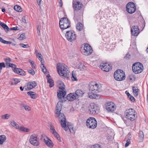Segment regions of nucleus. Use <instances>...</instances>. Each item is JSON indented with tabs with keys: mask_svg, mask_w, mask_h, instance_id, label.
I'll use <instances>...</instances> for the list:
<instances>
[{
	"mask_svg": "<svg viewBox=\"0 0 148 148\" xmlns=\"http://www.w3.org/2000/svg\"><path fill=\"white\" fill-rule=\"evenodd\" d=\"M64 99V98L63 99H60L57 103L56 110V116L58 118L62 127L65 131H67L68 128L71 133H75V130L73 125L70 123H68L67 126L64 115L60 112L62 108V103L65 101Z\"/></svg>",
	"mask_w": 148,
	"mask_h": 148,
	"instance_id": "f257e3e1",
	"label": "nucleus"
},
{
	"mask_svg": "<svg viewBox=\"0 0 148 148\" xmlns=\"http://www.w3.org/2000/svg\"><path fill=\"white\" fill-rule=\"evenodd\" d=\"M102 90V85L100 83L91 82L89 84V97L91 98L99 99L100 97L97 93Z\"/></svg>",
	"mask_w": 148,
	"mask_h": 148,
	"instance_id": "f03ea898",
	"label": "nucleus"
},
{
	"mask_svg": "<svg viewBox=\"0 0 148 148\" xmlns=\"http://www.w3.org/2000/svg\"><path fill=\"white\" fill-rule=\"evenodd\" d=\"M57 71L60 76L64 79H67L70 73L67 66L64 63H59L57 67Z\"/></svg>",
	"mask_w": 148,
	"mask_h": 148,
	"instance_id": "7ed1b4c3",
	"label": "nucleus"
},
{
	"mask_svg": "<svg viewBox=\"0 0 148 148\" xmlns=\"http://www.w3.org/2000/svg\"><path fill=\"white\" fill-rule=\"evenodd\" d=\"M114 77L116 80L121 81L125 79V75L122 70L119 69L114 72Z\"/></svg>",
	"mask_w": 148,
	"mask_h": 148,
	"instance_id": "20e7f679",
	"label": "nucleus"
},
{
	"mask_svg": "<svg viewBox=\"0 0 148 148\" xmlns=\"http://www.w3.org/2000/svg\"><path fill=\"white\" fill-rule=\"evenodd\" d=\"M143 70V66L142 64L140 62H135L132 66V70L135 74L140 73Z\"/></svg>",
	"mask_w": 148,
	"mask_h": 148,
	"instance_id": "39448f33",
	"label": "nucleus"
},
{
	"mask_svg": "<svg viewBox=\"0 0 148 148\" xmlns=\"http://www.w3.org/2000/svg\"><path fill=\"white\" fill-rule=\"evenodd\" d=\"M59 25L62 29H65L71 26L70 22L66 18H63L59 21Z\"/></svg>",
	"mask_w": 148,
	"mask_h": 148,
	"instance_id": "423d86ee",
	"label": "nucleus"
},
{
	"mask_svg": "<svg viewBox=\"0 0 148 148\" xmlns=\"http://www.w3.org/2000/svg\"><path fill=\"white\" fill-rule=\"evenodd\" d=\"M125 114L126 117L132 121L134 120L136 117V112L132 109L127 110L125 111Z\"/></svg>",
	"mask_w": 148,
	"mask_h": 148,
	"instance_id": "0eeeda50",
	"label": "nucleus"
},
{
	"mask_svg": "<svg viewBox=\"0 0 148 148\" xmlns=\"http://www.w3.org/2000/svg\"><path fill=\"white\" fill-rule=\"evenodd\" d=\"M87 126L92 129L95 128L97 125V122L96 120L93 117L89 118L86 122Z\"/></svg>",
	"mask_w": 148,
	"mask_h": 148,
	"instance_id": "6e6552de",
	"label": "nucleus"
},
{
	"mask_svg": "<svg viewBox=\"0 0 148 148\" xmlns=\"http://www.w3.org/2000/svg\"><path fill=\"white\" fill-rule=\"evenodd\" d=\"M65 36L66 39L69 41L73 42L76 39V35L74 31L72 30L66 32Z\"/></svg>",
	"mask_w": 148,
	"mask_h": 148,
	"instance_id": "1a4fd4ad",
	"label": "nucleus"
},
{
	"mask_svg": "<svg viewBox=\"0 0 148 148\" xmlns=\"http://www.w3.org/2000/svg\"><path fill=\"white\" fill-rule=\"evenodd\" d=\"M29 142L32 145L36 146L39 145V138L37 135L35 134L30 136Z\"/></svg>",
	"mask_w": 148,
	"mask_h": 148,
	"instance_id": "9d476101",
	"label": "nucleus"
},
{
	"mask_svg": "<svg viewBox=\"0 0 148 148\" xmlns=\"http://www.w3.org/2000/svg\"><path fill=\"white\" fill-rule=\"evenodd\" d=\"M92 52V48L89 45L86 44L84 45L82 52L83 54L86 56L90 55Z\"/></svg>",
	"mask_w": 148,
	"mask_h": 148,
	"instance_id": "9b49d317",
	"label": "nucleus"
},
{
	"mask_svg": "<svg viewBox=\"0 0 148 148\" xmlns=\"http://www.w3.org/2000/svg\"><path fill=\"white\" fill-rule=\"evenodd\" d=\"M126 11L130 14L134 13L136 9L135 4L132 2L128 3L126 5Z\"/></svg>",
	"mask_w": 148,
	"mask_h": 148,
	"instance_id": "f8f14e48",
	"label": "nucleus"
},
{
	"mask_svg": "<svg viewBox=\"0 0 148 148\" xmlns=\"http://www.w3.org/2000/svg\"><path fill=\"white\" fill-rule=\"evenodd\" d=\"M116 106L113 102H108L106 105V110L110 112H113L116 109Z\"/></svg>",
	"mask_w": 148,
	"mask_h": 148,
	"instance_id": "ddd939ff",
	"label": "nucleus"
},
{
	"mask_svg": "<svg viewBox=\"0 0 148 148\" xmlns=\"http://www.w3.org/2000/svg\"><path fill=\"white\" fill-rule=\"evenodd\" d=\"M42 139L43 142L49 147L53 148L54 144L52 141L47 136H43Z\"/></svg>",
	"mask_w": 148,
	"mask_h": 148,
	"instance_id": "4468645a",
	"label": "nucleus"
},
{
	"mask_svg": "<svg viewBox=\"0 0 148 148\" xmlns=\"http://www.w3.org/2000/svg\"><path fill=\"white\" fill-rule=\"evenodd\" d=\"M86 65L84 63L80 62L78 60L76 61L74 63V65L76 68L79 69L81 70L86 69Z\"/></svg>",
	"mask_w": 148,
	"mask_h": 148,
	"instance_id": "2eb2a0df",
	"label": "nucleus"
},
{
	"mask_svg": "<svg viewBox=\"0 0 148 148\" xmlns=\"http://www.w3.org/2000/svg\"><path fill=\"white\" fill-rule=\"evenodd\" d=\"M100 68L103 71L105 72L109 71L111 69V66L110 64L107 63H102L100 65Z\"/></svg>",
	"mask_w": 148,
	"mask_h": 148,
	"instance_id": "dca6fc26",
	"label": "nucleus"
},
{
	"mask_svg": "<svg viewBox=\"0 0 148 148\" xmlns=\"http://www.w3.org/2000/svg\"><path fill=\"white\" fill-rule=\"evenodd\" d=\"M50 131L51 133L53 134L54 136L59 141L61 142V140L60 137L59 135L57 132L55 130L54 126L51 125L50 127Z\"/></svg>",
	"mask_w": 148,
	"mask_h": 148,
	"instance_id": "f3484780",
	"label": "nucleus"
},
{
	"mask_svg": "<svg viewBox=\"0 0 148 148\" xmlns=\"http://www.w3.org/2000/svg\"><path fill=\"white\" fill-rule=\"evenodd\" d=\"M73 6L74 10L77 11L81 9L83 5L80 2L75 1L73 2Z\"/></svg>",
	"mask_w": 148,
	"mask_h": 148,
	"instance_id": "a211bd4d",
	"label": "nucleus"
},
{
	"mask_svg": "<svg viewBox=\"0 0 148 148\" xmlns=\"http://www.w3.org/2000/svg\"><path fill=\"white\" fill-rule=\"evenodd\" d=\"M99 107L94 103H91L89 108L91 112L93 114H95L97 112H98Z\"/></svg>",
	"mask_w": 148,
	"mask_h": 148,
	"instance_id": "6ab92c4d",
	"label": "nucleus"
},
{
	"mask_svg": "<svg viewBox=\"0 0 148 148\" xmlns=\"http://www.w3.org/2000/svg\"><path fill=\"white\" fill-rule=\"evenodd\" d=\"M131 32L132 35L137 36L139 34L138 27L137 26H134L131 28Z\"/></svg>",
	"mask_w": 148,
	"mask_h": 148,
	"instance_id": "aec40b11",
	"label": "nucleus"
},
{
	"mask_svg": "<svg viewBox=\"0 0 148 148\" xmlns=\"http://www.w3.org/2000/svg\"><path fill=\"white\" fill-rule=\"evenodd\" d=\"M36 83L35 82H30L27 84L26 86V89L30 90L36 87Z\"/></svg>",
	"mask_w": 148,
	"mask_h": 148,
	"instance_id": "412c9836",
	"label": "nucleus"
},
{
	"mask_svg": "<svg viewBox=\"0 0 148 148\" xmlns=\"http://www.w3.org/2000/svg\"><path fill=\"white\" fill-rule=\"evenodd\" d=\"M13 71L16 73H17L20 75H25V71L22 69L15 68L13 69Z\"/></svg>",
	"mask_w": 148,
	"mask_h": 148,
	"instance_id": "4be33fe9",
	"label": "nucleus"
},
{
	"mask_svg": "<svg viewBox=\"0 0 148 148\" xmlns=\"http://www.w3.org/2000/svg\"><path fill=\"white\" fill-rule=\"evenodd\" d=\"M84 93V91L81 89L77 90L75 92V96L77 98L82 97Z\"/></svg>",
	"mask_w": 148,
	"mask_h": 148,
	"instance_id": "5701e85b",
	"label": "nucleus"
},
{
	"mask_svg": "<svg viewBox=\"0 0 148 148\" xmlns=\"http://www.w3.org/2000/svg\"><path fill=\"white\" fill-rule=\"evenodd\" d=\"M66 94L64 90H60L58 91L57 96L58 98H62L64 97Z\"/></svg>",
	"mask_w": 148,
	"mask_h": 148,
	"instance_id": "b1692460",
	"label": "nucleus"
},
{
	"mask_svg": "<svg viewBox=\"0 0 148 148\" xmlns=\"http://www.w3.org/2000/svg\"><path fill=\"white\" fill-rule=\"evenodd\" d=\"M77 98L75 95L73 93H70L68 94L67 97V99L69 101H73Z\"/></svg>",
	"mask_w": 148,
	"mask_h": 148,
	"instance_id": "393cba45",
	"label": "nucleus"
},
{
	"mask_svg": "<svg viewBox=\"0 0 148 148\" xmlns=\"http://www.w3.org/2000/svg\"><path fill=\"white\" fill-rule=\"evenodd\" d=\"M10 125L12 127L15 129H19V126L18 125L14 120H11L10 121Z\"/></svg>",
	"mask_w": 148,
	"mask_h": 148,
	"instance_id": "a878e982",
	"label": "nucleus"
},
{
	"mask_svg": "<svg viewBox=\"0 0 148 148\" xmlns=\"http://www.w3.org/2000/svg\"><path fill=\"white\" fill-rule=\"evenodd\" d=\"M27 95L29 96L31 98L33 99H36L37 97V94L35 92L32 91H29L27 92Z\"/></svg>",
	"mask_w": 148,
	"mask_h": 148,
	"instance_id": "bb28decb",
	"label": "nucleus"
},
{
	"mask_svg": "<svg viewBox=\"0 0 148 148\" xmlns=\"http://www.w3.org/2000/svg\"><path fill=\"white\" fill-rule=\"evenodd\" d=\"M18 130L20 131L23 132H28L30 131V129L25 127L23 126H19V129H18Z\"/></svg>",
	"mask_w": 148,
	"mask_h": 148,
	"instance_id": "cd10ccee",
	"label": "nucleus"
},
{
	"mask_svg": "<svg viewBox=\"0 0 148 148\" xmlns=\"http://www.w3.org/2000/svg\"><path fill=\"white\" fill-rule=\"evenodd\" d=\"M46 76L47 79V82L50 84V87H53L54 85L53 80L50 78V76L49 75H46Z\"/></svg>",
	"mask_w": 148,
	"mask_h": 148,
	"instance_id": "c85d7f7f",
	"label": "nucleus"
},
{
	"mask_svg": "<svg viewBox=\"0 0 148 148\" xmlns=\"http://www.w3.org/2000/svg\"><path fill=\"white\" fill-rule=\"evenodd\" d=\"M6 139V137L4 135H1L0 136V145H2Z\"/></svg>",
	"mask_w": 148,
	"mask_h": 148,
	"instance_id": "c756f323",
	"label": "nucleus"
},
{
	"mask_svg": "<svg viewBox=\"0 0 148 148\" xmlns=\"http://www.w3.org/2000/svg\"><path fill=\"white\" fill-rule=\"evenodd\" d=\"M58 85L60 89L62 90H64L65 88V86L63 82L61 81H58Z\"/></svg>",
	"mask_w": 148,
	"mask_h": 148,
	"instance_id": "7c9ffc66",
	"label": "nucleus"
},
{
	"mask_svg": "<svg viewBox=\"0 0 148 148\" xmlns=\"http://www.w3.org/2000/svg\"><path fill=\"white\" fill-rule=\"evenodd\" d=\"M77 73L75 71H73L72 72V78L73 81H77Z\"/></svg>",
	"mask_w": 148,
	"mask_h": 148,
	"instance_id": "2f4dec72",
	"label": "nucleus"
},
{
	"mask_svg": "<svg viewBox=\"0 0 148 148\" xmlns=\"http://www.w3.org/2000/svg\"><path fill=\"white\" fill-rule=\"evenodd\" d=\"M84 25L81 23H78L77 25L76 28L77 29L80 31L82 30Z\"/></svg>",
	"mask_w": 148,
	"mask_h": 148,
	"instance_id": "473e14b6",
	"label": "nucleus"
},
{
	"mask_svg": "<svg viewBox=\"0 0 148 148\" xmlns=\"http://www.w3.org/2000/svg\"><path fill=\"white\" fill-rule=\"evenodd\" d=\"M132 90L134 95L135 96H137L138 94V89L136 87H133Z\"/></svg>",
	"mask_w": 148,
	"mask_h": 148,
	"instance_id": "72a5a7b5",
	"label": "nucleus"
},
{
	"mask_svg": "<svg viewBox=\"0 0 148 148\" xmlns=\"http://www.w3.org/2000/svg\"><path fill=\"white\" fill-rule=\"evenodd\" d=\"M10 116V115L9 114H6L2 115L1 116V118L3 119H8Z\"/></svg>",
	"mask_w": 148,
	"mask_h": 148,
	"instance_id": "f704fd0d",
	"label": "nucleus"
},
{
	"mask_svg": "<svg viewBox=\"0 0 148 148\" xmlns=\"http://www.w3.org/2000/svg\"><path fill=\"white\" fill-rule=\"evenodd\" d=\"M36 57L38 58L39 60H40L41 63H42L43 62L42 61V55L40 53H36Z\"/></svg>",
	"mask_w": 148,
	"mask_h": 148,
	"instance_id": "c9c22d12",
	"label": "nucleus"
},
{
	"mask_svg": "<svg viewBox=\"0 0 148 148\" xmlns=\"http://www.w3.org/2000/svg\"><path fill=\"white\" fill-rule=\"evenodd\" d=\"M139 134L140 135L139 137L140 138V140L139 141L140 142L143 141L144 138V135L143 132L142 131H140L139 132Z\"/></svg>",
	"mask_w": 148,
	"mask_h": 148,
	"instance_id": "e433bc0d",
	"label": "nucleus"
},
{
	"mask_svg": "<svg viewBox=\"0 0 148 148\" xmlns=\"http://www.w3.org/2000/svg\"><path fill=\"white\" fill-rule=\"evenodd\" d=\"M20 82L19 79H14L12 80L11 84L12 85H16Z\"/></svg>",
	"mask_w": 148,
	"mask_h": 148,
	"instance_id": "4c0bfd02",
	"label": "nucleus"
},
{
	"mask_svg": "<svg viewBox=\"0 0 148 148\" xmlns=\"http://www.w3.org/2000/svg\"><path fill=\"white\" fill-rule=\"evenodd\" d=\"M14 9L16 11L18 12H21L22 10L21 6L18 5H16L14 7Z\"/></svg>",
	"mask_w": 148,
	"mask_h": 148,
	"instance_id": "58836bf2",
	"label": "nucleus"
},
{
	"mask_svg": "<svg viewBox=\"0 0 148 148\" xmlns=\"http://www.w3.org/2000/svg\"><path fill=\"white\" fill-rule=\"evenodd\" d=\"M0 42L4 43L8 45H10L12 44V42L10 41H8L4 40L3 39L1 38L0 37Z\"/></svg>",
	"mask_w": 148,
	"mask_h": 148,
	"instance_id": "ea45409f",
	"label": "nucleus"
},
{
	"mask_svg": "<svg viewBox=\"0 0 148 148\" xmlns=\"http://www.w3.org/2000/svg\"><path fill=\"white\" fill-rule=\"evenodd\" d=\"M23 107L24 108L25 110L27 111H29L31 110V108L27 105L23 104Z\"/></svg>",
	"mask_w": 148,
	"mask_h": 148,
	"instance_id": "a19ab883",
	"label": "nucleus"
},
{
	"mask_svg": "<svg viewBox=\"0 0 148 148\" xmlns=\"http://www.w3.org/2000/svg\"><path fill=\"white\" fill-rule=\"evenodd\" d=\"M28 61L30 63L32 68L33 69H35L36 68V65L35 64V62L30 60H29Z\"/></svg>",
	"mask_w": 148,
	"mask_h": 148,
	"instance_id": "79ce46f5",
	"label": "nucleus"
},
{
	"mask_svg": "<svg viewBox=\"0 0 148 148\" xmlns=\"http://www.w3.org/2000/svg\"><path fill=\"white\" fill-rule=\"evenodd\" d=\"M0 25L5 29L8 30L9 29L8 27L6 25L1 21H0Z\"/></svg>",
	"mask_w": 148,
	"mask_h": 148,
	"instance_id": "37998d69",
	"label": "nucleus"
},
{
	"mask_svg": "<svg viewBox=\"0 0 148 148\" xmlns=\"http://www.w3.org/2000/svg\"><path fill=\"white\" fill-rule=\"evenodd\" d=\"M41 68L43 72L47 73L46 72L47 71V69L44 66V64L42 63H41L40 65Z\"/></svg>",
	"mask_w": 148,
	"mask_h": 148,
	"instance_id": "c03bdc74",
	"label": "nucleus"
},
{
	"mask_svg": "<svg viewBox=\"0 0 148 148\" xmlns=\"http://www.w3.org/2000/svg\"><path fill=\"white\" fill-rule=\"evenodd\" d=\"M5 60L6 64L7 66H8L11 62L10 59L9 58H6Z\"/></svg>",
	"mask_w": 148,
	"mask_h": 148,
	"instance_id": "a18cd8bd",
	"label": "nucleus"
},
{
	"mask_svg": "<svg viewBox=\"0 0 148 148\" xmlns=\"http://www.w3.org/2000/svg\"><path fill=\"white\" fill-rule=\"evenodd\" d=\"M20 45L21 47L24 48L29 47V46L28 44L25 45L23 43H21L20 44Z\"/></svg>",
	"mask_w": 148,
	"mask_h": 148,
	"instance_id": "49530a36",
	"label": "nucleus"
},
{
	"mask_svg": "<svg viewBox=\"0 0 148 148\" xmlns=\"http://www.w3.org/2000/svg\"><path fill=\"white\" fill-rule=\"evenodd\" d=\"M25 38V36L24 34H21L20 37L19 38V39L21 40H23Z\"/></svg>",
	"mask_w": 148,
	"mask_h": 148,
	"instance_id": "de8ad7c7",
	"label": "nucleus"
},
{
	"mask_svg": "<svg viewBox=\"0 0 148 148\" xmlns=\"http://www.w3.org/2000/svg\"><path fill=\"white\" fill-rule=\"evenodd\" d=\"M28 71L29 73L31 74L32 75H34L35 74V71L33 70L32 69L29 70Z\"/></svg>",
	"mask_w": 148,
	"mask_h": 148,
	"instance_id": "09e8293b",
	"label": "nucleus"
},
{
	"mask_svg": "<svg viewBox=\"0 0 148 148\" xmlns=\"http://www.w3.org/2000/svg\"><path fill=\"white\" fill-rule=\"evenodd\" d=\"M126 140L127 142L126 143V144L125 145V147H128L131 143V141H130V140Z\"/></svg>",
	"mask_w": 148,
	"mask_h": 148,
	"instance_id": "8fccbe9b",
	"label": "nucleus"
},
{
	"mask_svg": "<svg viewBox=\"0 0 148 148\" xmlns=\"http://www.w3.org/2000/svg\"><path fill=\"white\" fill-rule=\"evenodd\" d=\"M128 97L129 98L130 100L132 102H134L135 100V99L134 97L131 95L129 96Z\"/></svg>",
	"mask_w": 148,
	"mask_h": 148,
	"instance_id": "3c124183",
	"label": "nucleus"
},
{
	"mask_svg": "<svg viewBox=\"0 0 148 148\" xmlns=\"http://www.w3.org/2000/svg\"><path fill=\"white\" fill-rule=\"evenodd\" d=\"M90 148H101V147L99 145H97L92 146Z\"/></svg>",
	"mask_w": 148,
	"mask_h": 148,
	"instance_id": "603ef678",
	"label": "nucleus"
},
{
	"mask_svg": "<svg viewBox=\"0 0 148 148\" xmlns=\"http://www.w3.org/2000/svg\"><path fill=\"white\" fill-rule=\"evenodd\" d=\"M59 4L60 7L62 8L63 6V2L62 0H58Z\"/></svg>",
	"mask_w": 148,
	"mask_h": 148,
	"instance_id": "864d4df0",
	"label": "nucleus"
},
{
	"mask_svg": "<svg viewBox=\"0 0 148 148\" xmlns=\"http://www.w3.org/2000/svg\"><path fill=\"white\" fill-rule=\"evenodd\" d=\"M8 66L12 68H14V69L16 67L15 64L11 63L9 64Z\"/></svg>",
	"mask_w": 148,
	"mask_h": 148,
	"instance_id": "5fc2aeb1",
	"label": "nucleus"
},
{
	"mask_svg": "<svg viewBox=\"0 0 148 148\" xmlns=\"http://www.w3.org/2000/svg\"><path fill=\"white\" fill-rule=\"evenodd\" d=\"M3 67H5L4 63H0V70H1Z\"/></svg>",
	"mask_w": 148,
	"mask_h": 148,
	"instance_id": "6e6d98bb",
	"label": "nucleus"
},
{
	"mask_svg": "<svg viewBox=\"0 0 148 148\" xmlns=\"http://www.w3.org/2000/svg\"><path fill=\"white\" fill-rule=\"evenodd\" d=\"M127 137L128 139H127V138H126L125 139L126 140H130L131 139V138L132 137V135H131V134H129L127 135Z\"/></svg>",
	"mask_w": 148,
	"mask_h": 148,
	"instance_id": "4d7b16f0",
	"label": "nucleus"
},
{
	"mask_svg": "<svg viewBox=\"0 0 148 148\" xmlns=\"http://www.w3.org/2000/svg\"><path fill=\"white\" fill-rule=\"evenodd\" d=\"M39 25L37 26V32L38 34L39 35L40 34V30L39 29Z\"/></svg>",
	"mask_w": 148,
	"mask_h": 148,
	"instance_id": "13d9d810",
	"label": "nucleus"
},
{
	"mask_svg": "<svg viewBox=\"0 0 148 148\" xmlns=\"http://www.w3.org/2000/svg\"><path fill=\"white\" fill-rule=\"evenodd\" d=\"M22 21L23 22H24L25 23H26V20L25 17L24 16L23 17V18H22Z\"/></svg>",
	"mask_w": 148,
	"mask_h": 148,
	"instance_id": "bf43d9fd",
	"label": "nucleus"
},
{
	"mask_svg": "<svg viewBox=\"0 0 148 148\" xmlns=\"http://www.w3.org/2000/svg\"><path fill=\"white\" fill-rule=\"evenodd\" d=\"M38 5H40L41 4V0H37Z\"/></svg>",
	"mask_w": 148,
	"mask_h": 148,
	"instance_id": "052dcab7",
	"label": "nucleus"
},
{
	"mask_svg": "<svg viewBox=\"0 0 148 148\" xmlns=\"http://www.w3.org/2000/svg\"><path fill=\"white\" fill-rule=\"evenodd\" d=\"M125 93L127 95L128 97L130 95V93L127 91H126Z\"/></svg>",
	"mask_w": 148,
	"mask_h": 148,
	"instance_id": "680f3d73",
	"label": "nucleus"
},
{
	"mask_svg": "<svg viewBox=\"0 0 148 148\" xmlns=\"http://www.w3.org/2000/svg\"><path fill=\"white\" fill-rule=\"evenodd\" d=\"M20 89L21 91H23V88L22 86H21L20 88Z\"/></svg>",
	"mask_w": 148,
	"mask_h": 148,
	"instance_id": "e2e57ef3",
	"label": "nucleus"
},
{
	"mask_svg": "<svg viewBox=\"0 0 148 148\" xmlns=\"http://www.w3.org/2000/svg\"><path fill=\"white\" fill-rule=\"evenodd\" d=\"M12 30H15L16 29V28L15 27H14L11 28Z\"/></svg>",
	"mask_w": 148,
	"mask_h": 148,
	"instance_id": "0e129e2a",
	"label": "nucleus"
},
{
	"mask_svg": "<svg viewBox=\"0 0 148 148\" xmlns=\"http://www.w3.org/2000/svg\"><path fill=\"white\" fill-rule=\"evenodd\" d=\"M2 12H5V8H3L2 10Z\"/></svg>",
	"mask_w": 148,
	"mask_h": 148,
	"instance_id": "69168bd1",
	"label": "nucleus"
},
{
	"mask_svg": "<svg viewBox=\"0 0 148 148\" xmlns=\"http://www.w3.org/2000/svg\"><path fill=\"white\" fill-rule=\"evenodd\" d=\"M146 51L147 52H148V47Z\"/></svg>",
	"mask_w": 148,
	"mask_h": 148,
	"instance_id": "338daca9",
	"label": "nucleus"
},
{
	"mask_svg": "<svg viewBox=\"0 0 148 148\" xmlns=\"http://www.w3.org/2000/svg\"><path fill=\"white\" fill-rule=\"evenodd\" d=\"M130 80H132V79L131 78H130Z\"/></svg>",
	"mask_w": 148,
	"mask_h": 148,
	"instance_id": "774afa93",
	"label": "nucleus"
}]
</instances>
